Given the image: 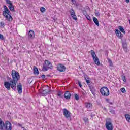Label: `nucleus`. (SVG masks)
Listing matches in <instances>:
<instances>
[{"label": "nucleus", "mask_w": 130, "mask_h": 130, "mask_svg": "<svg viewBox=\"0 0 130 130\" xmlns=\"http://www.w3.org/2000/svg\"><path fill=\"white\" fill-rule=\"evenodd\" d=\"M0 129L1 130H12V124L9 121L5 122L0 118Z\"/></svg>", "instance_id": "f257e3e1"}, {"label": "nucleus", "mask_w": 130, "mask_h": 130, "mask_svg": "<svg viewBox=\"0 0 130 130\" xmlns=\"http://www.w3.org/2000/svg\"><path fill=\"white\" fill-rule=\"evenodd\" d=\"M4 11H3V16L5 17L6 20L9 21V22H12L13 21V17L10 14V10L7 7V6H4Z\"/></svg>", "instance_id": "f03ea898"}, {"label": "nucleus", "mask_w": 130, "mask_h": 130, "mask_svg": "<svg viewBox=\"0 0 130 130\" xmlns=\"http://www.w3.org/2000/svg\"><path fill=\"white\" fill-rule=\"evenodd\" d=\"M11 76L12 77V79H11V81H12L15 85H16L17 83H18V81L20 80V78L19 72L16 71L15 70H13L12 71Z\"/></svg>", "instance_id": "7ed1b4c3"}, {"label": "nucleus", "mask_w": 130, "mask_h": 130, "mask_svg": "<svg viewBox=\"0 0 130 130\" xmlns=\"http://www.w3.org/2000/svg\"><path fill=\"white\" fill-rule=\"evenodd\" d=\"M4 86L7 90H11V88L13 90H16L17 86L15 85V83L10 80V82L6 81L4 83Z\"/></svg>", "instance_id": "20e7f679"}, {"label": "nucleus", "mask_w": 130, "mask_h": 130, "mask_svg": "<svg viewBox=\"0 0 130 130\" xmlns=\"http://www.w3.org/2000/svg\"><path fill=\"white\" fill-rule=\"evenodd\" d=\"M49 69H52V64L49 61L45 60L44 63L43 64V72H46Z\"/></svg>", "instance_id": "39448f33"}, {"label": "nucleus", "mask_w": 130, "mask_h": 130, "mask_svg": "<svg viewBox=\"0 0 130 130\" xmlns=\"http://www.w3.org/2000/svg\"><path fill=\"white\" fill-rule=\"evenodd\" d=\"M90 53L92 55V58L93 59V60L95 64H97V66H99L100 64V62L99 61V59L96 55V53H95V51H94V50H91L90 51Z\"/></svg>", "instance_id": "423d86ee"}, {"label": "nucleus", "mask_w": 130, "mask_h": 130, "mask_svg": "<svg viewBox=\"0 0 130 130\" xmlns=\"http://www.w3.org/2000/svg\"><path fill=\"white\" fill-rule=\"evenodd\" d=\"M100 92L103 96H105L106 97L109 96V90L106 87H102Z\"/></svg>", "instance_id": "0eeeda50"}, {"label": "nucleus", "mask_w": 130, "mask_h": 130, "mask_svg": "<svg viewBox=\"0 0 130 130\" xmlns=\"http://www.w3.org/2000/svg\"><path fill=\"white\" fill-rule=\"evenodd\" d=\"M63 114L67 119H71V112L67 110V109H63Z\"/></svg>", "instance_id": "6e6552de"}, {"label": "nucleus", "mask_w": 130, "mask_h": 130, "mask_svg": "<svg viewBox=\"0 0 130 130\" xmlns=\"http://www.w3.org/2000/svg\"><path fill=\"white\" fill-rule=\"evenodd\" d=\"M106 128L107 130H113V125L112 124V123L110 121H106Z\"/></svg>", "instance_id": "1a4fd4ad"}, {"label": "nucleus", "mask_w": 130, "mask_h": 130, "mask_svg": "<svg viewBox=\"0 0 130 130\" xmlns=\"http://www.w3.org/2000/svg\"><path fill=\"white\" fill-rule=\"evenodd\" d=\"M57 70L59 72H65L66 71V66L62 64H59L57 67Z\"/></svg>", "instance_id": "9d476101"}, {"label": "nucleus", "mask_w": 130, "mask_h": 130, "mask_svg": "<svg viewBox=\"0 0 130 130\" xmlns=\"http://www.w3.org/2000/svg\"><path fill=\"white\" fill-rule=\"evenodd\" d=\"M49 92V87L48 86L43 88V91H42V94L43 96H46L47 93Z\"/></svg>", "instance_id": "9b49d317"}, {"label": "nucleus", "mask_w": 130, "mask_h": 130, "mask_svg": "<svg viewBox=\"0 0 130 130\" xmlns=\"http://www.w3.org/2000/svg\"><path fill=\"white\" fill-rule=\"evenodd\" d=\"M69 12H70V13L71 14V16L73 18V20H75V21H77L78 18H77V16L76 15L75 11L73 10V9H72Z\"/></svg>", "instance_id": "f8f14e48"}, {"label": "nucleus", "mask_w": 130, "mask_h": 130, "mask_svg": "<svg viewBox=\"0 0 130 130\" xmlns=\"http://www.w3.org/2000/svg\"><path fill=\"white\" fill-rule=\"evenodd\" d=\"M115 32L117 37L120 39H121V38L123 37V35H122V34H121L120 31L118 30V29H116Z\"/></svg>", "instance_id": "ddd939ff"}, {"label": "nucleus", "mask_w": 130, "mask_h": 130, "mask_svg": "<svg viewBox=\"0 0 130 130\" xmlns=\"http://www.w3.org/2000/svg\"><path fill=\"white\" fill-rule=\"evenodd\" d=\"M17 90L19 94H22V92L23 91V87H22V84L19 83L17 85Z\"/></svg>", "instance_id": "4468645a"}, {"label": "nucleus", "mask_w": 130, "mask_h": 130, "mask_svg": "<svg viewBox=\"0 0 130 130\" xmlns=\"http://www.w3.org/2000/svg\"><path fill=\"white\" fill-rule=\"evenodd\" d=\"M35 37L34 35V31L30 30L28 32V38L29 39H32Z\"/></svg>", "instance_id": "2eb2a0df"}, {"label": "nucleus", "mask_w": 130, "mask_h": 130, "mask_svg": "<svg viewBox=\"0 0 130 130\" xmlns=\"http://www.w3.org/2000/svg\"><path fill=\"white\" fill-rule=\"evenodd\" d=\"M64 97L66 99H70L71 98V93H70V91H67L64 94Z\"/></svg>", "instance_id": "dca6fc26"}, {"label": "nucleus", "mask_w": 130, "mask_h": 130, "mask_svg": "<svg viewBox=\"0 0 130 130\" xmlns=\"http://www.w3.org/2000/svg\"><path fill=\"white\" fill-rule=\"evenodd\" d=\"M34 75H39V71H38V69L36 68L35 66L34 67Z\"/></svg>", "instance_id": "f3484780"}, {"label": "nucleus", "mask_w": 130, "mask_h": 130, "mask_svg": "<svg viewBox=\"0 0 130 130\" xmlns=\"http://www.w3.org/2000/svg\"><path fill=\"white\" fill-rule=\"evenodd\" d=\"M89 88H90V90L92 94H93V95H95V93L96 92V90H95V88L92 86H89Z\"/></svg>", "instance_id": "a211bd4d"}, {"label": "nucleus", "mask_w": 130, "mask_h": 130, "mask_svg": "<svg viewBox=\"0 0 130 130\" xmlns=\"http://www.w3.org/2000/svg\"><path fill=\"white\" fill-rule=\"evenodd\" d=\"M93 21L95 25H96V26H99V21H98V19H97V18L93 17Z\"/></svg>", "instance_id": "6ab92c4d"}, {"label": "nucleus", "mask_w": 130, "mask_h": 130, "mask_svg": "<svg viewBox=\"0 0 130 130\" xmlns=\"http://www.w3.org/2000/svg\"><path fill=\"white\" fill-rule=\"evenodd\" d=\"M93 105L91 103H85L86 108H91Z\"/></svg>", "instance_id": "aec40b11"}, {"label": "nucleus", "mask_w": 130, "mask_h": 130, "mask_svg": "<svg viewBox=\"0 0 130 130\" xmlns=\"http://www.w3.org/2000/svg\"><path fill=\"white\" fill-rule=\"evenodd\" d=\"M123 48L124 51H125L126 52V51H127V46L126 45V43H123Z\"/></svg>", "instance_id": "412c9836"}, {"label": "nucleus", "mask_w": 130, "mask_h": 130, "mask_svg": "<svg viewBox=\"0 0 130 130\" xmlns=\"http://www.w3.org/2000/svg\"><path fill=\"white\" fill-rule=\"evenodd\" d=\"M8 7H9V9L10 10V11L12 12H15V8H14V6L13 5V4L11 6V5L8 6Z\"/></svg>", "instance_id": "4be33fe9"}, {"label": "nucleus", "mask_w": 130, "mask_h": 130, "mask_svg": "<svg viewBox=\"0 0 130 130\" xmlns=\"http://www.w3.org/2000/svg\"><path fill=\"white\" fill-rule=\"evenodd\" d=\"M118 29L120 30V32H122V33H124V34H125V31H124L123 27L119 26Z\"/></svg>", "instance_id": "5701e85b"}, {"label": "nucleus", "mask_w": 130, "mask_h": 130, "mask_svg": "<svg viewBox=\"0 0 130 130\" xmlns=\"http://www.w3.org/2000/svg\"><path fill=\"white\" fill-rule=\"evenodd\" d=\"M125 117L128 122H130V115L128 114H125Z\"/></svg>", "instance_id": "b1692460"}, {"label": "nucleus", "mask_w": 130, "mask_h": 130, "mask_svg": "<svg viewBox=\"0 0 130 130\" xmlns=\"http://www.w3.org/2000/svg\"><path fill=\"white\" fill-rule=\"evenodd\" d=\"M121 77L123 82H124V83H125L126 82V79L125 78V76H124V74H122Z\"/></svg>", "instance_id": "393cba45"}, {"label": "nucleus", "mask_w": 130, "mask_h": 130, "mask_svg": "<svg viewBox=\"0 0 130 130\" xmlns=\"http://www.w3.org/2000/svg\"><path fill=\"white\" fill-rule=\"evenodd\" d=\"M6 4H7L8 5H9V6H12L13 5V3L10 0H6Z\"/></svg>", "instance_id": "a878e982"}, {"label": "nucleus", "mask_w": 130, "mask_h": 130, "mask_svg": "<svg viewBox=\"0 0 130 130\" xmlns=\"http://www.w3.org/2000/svg\"><path fill=\"white\" fill-rule=\"evenodd\" d=\"M108 61L110 64V67H112L113 64H112V61L110 59H108Z\"/></svg>", "instance_id": "bb28decb"}, {"label": "nucleus", "mask_w": 130, "mask_h": 130, "mask_svg": "<svg viewBox=\"0 0 130 130\" xmlns=\"http://www.w3.org/2000/svg\"><path fill=\"white\" fill-rule=\"evenodd\" d=\"M83 120L85 121V123H88L89 119L87 117H84Z\"/></svg>", "instance_id": "cd10ccee"}, {"label": "nucleus", "mask_w": 130, "mask_h": 130, "mask_svg": "<svg viewBox=\"0 0 130 130\" xmlns=\"http://www.w3.org/2000/svg\"><path fill=\"white\" fill-rule=\"evenodd\" d=\"M40 11H41V12H42V13H43V12H45V8L43 7H42L40 8Z\"/></svg>", "instance_id": "c85d7f7f"}, {"label": "nucleus", "mask_w": 130, "mask_h": 130, "mask_svg": "<svg viewBox=\"0 0 130 130\" xmlns=\"http://www.w3.org/2000/svg\"><path fill=\"white\" fill-rule=\"evenodd\" d=\"M0 26L1 28H4L5 27V23L3 22H0Z\"/></svg>", "instance_id": "c756f323"}, {"label": "nucleus", "mask_w": 130, "mask_h": 130, "mask_svg": "<svg viewBox=\"0 0 130 130\" xmlns=\"http://www.w3.org/2000/svg\"><path fill=\"white\" fill-rule=\"evenodd\" d=\"M0 39L1 40H5V37L2 34H0Z\"/></svg>", "instance_id": "7c9ffc66"}, {"label": "nucleus", "mask_w": 130, "mask_h": 130, "mask_svg": "<svg viewBox=\"0 0 130 130\" xmlns=\"http://www.w3.org/2000/svg\"><path fill=\"white\" fill-rule=\"evenodd\" d=\"M121 92H122V93H125V92H126V91L125 90V88H121Z\"/></svg>", "instance_id": "2f4dec72"}, {"label": "nucleus", "mask_w": 130, "mask_h": 130, "mask_svg": "<svg viewBox=\"0 0 130 130\" xmlns=\"http://www.w3.org/2000/svg\"><path fill=\"white\" fill-rule=\"evenodd\" d=\"M75 98L76 100H79L80 98H79V95L75 94Z\"/></svg>", "instance_id": "473e14b6"}, {"label": "nucleus", "mask_w": 130, "mask_h": 130, "mask_svg": "<svg viewBox=\"0 0 130 130\" xmlns=\"http://www.w3.org/2000/svg\"><path fill=\"white\" fill-rule=\"evenodd\" d=\"M86 19H87V20H88L89 21L90 20H91V17H90V16H89V15H86Z\"/></svg>", "instance_id": "72a5a7b5"}, {"label": "nucleus", "mask_w": 130, "mask_h": 130, "mask_svg": "<svg viewBox=\"0 0 130 130\" xmlns=\"http://www.w3.org/2000/svg\"><path fill=\"white\" fill-rule=\"evenodd\" d=\"M110 112H111V113H112V114H114L115 113V111L113 110H111Z\"/></svg>", "instance_id": "f704fd0d"}, {"label": "nucleus", "mask_w": 130, "mask_h": 130, "mask_svg": "<svg viewBox=\"0 0 130 130\" xmlns=\"http://www.w3.org/2000/svg\"><path fill=\"white\" fill-rule=\"evenodd\" d=\"M86 81L88 85H90V80H87V79H86Z\"/></svg>", "instance_id": "c9c22d12"}, {"label": "nucleus", "mask_w": 130, "mask_h": 130, "mask_svg": "<svg viewBox=\"0 0 130 130\" xmlns=\"http://www.w3.org/2000/svg\"><path fill=\"white\" fill-rule=\"evenodd\" d=\"M71 2L73 3V5L76 4V0H71Z\"/></svg>", "instance_id": "e433bc0d"}, {"label": "nucleus", "mask_w": 130, "mask_h": 130, "mask_svg": "<svg viewBox=\"0 0 130 130\" xmlns=\"http://www.w3.org/2000/svg\"><path fill=\"white\" fill-rule=\"evenodd\" d=\"M95 15L97 16L98 17H99V16H100V14L99 13V12H96L95 13Z\"/></svg>", "instance_id": "4c0bfd02"}, {"label": "nucleus", "mask_w": 130, "mask_h": 130, "mask_svg": "<svg viewBox=\"0 0 130 130\" xmlns=\"http://www.w3.org/2000/svg\"><path fill=\"white\" fill-rule=\"evenodd\" d=\"M78 85L79 86V87H82V84H81V82L78 81Z\"/></svg>", "instance_id": "58836bf2"}, {"label": "nucleus", "mask_w": 130, "mask_h": 130, "mask_svg": "<svg viewBox=\"0 0 130 130\" xmlns=\"http://www.w3.org/2000/svg\"><path fill=\"white\" fill-rule=\"evenodd\" d=\"M42 78H43V79H45V75H42Z\"/></svg>", "instance_id": "ea45409f"}, {"label": "nucleus", "mask_w": 130, "mask_h": 130, "mask_svg": "<svg viewBox=\"0 0 130 130\" xmlns=\"http://www.w3.org/2000/svg\"><path fill=\"white\" fill-rule=\"evenodd\" d=\"M126 3H129V0H125Z\"/></svg>", "instance_id": "a19ab883"}, {"label": "nucleus", "mask_w": 130, "mask_h": 130, "mask_svg": "<svg viewBox=\"0 0 130 130\" xmlns=\"http://www.w3.org/2000/svg\"><path fill=\"white\" fill-rule=\"evenodd\" d=\"M109 103H110V104H111V105H112L113 104V103L112 102H109Z\"/></svg>", "instance_id": "79ce46f5"}, {"label": "nucleus", "mask_w": 130, "mask_h": 130, "mask_svg": "<svg viewBox=\"0 0 130 130\" xmlns=\"http://www.w3.org/2000/svg\"><path fill=\"white\" fill-rule=\"evenodd\" d=\"M106 101H107L108 103H109V99H106Z\"/></svg>", "instance_id": "37998d69"}, {"label": "nucleus", "mask_w": 130, "mask_h": 130, "mask_svg": "<svg viewBox=\"0 0 130 130\" xmlns=\"http://www.w3.org/2000/svg\"><path fill=\"white\" fill-rule=\"evenodd\" d=\"M58 96H60V93H58Z\"/></svg>", "instance_id": "c03bdc74"}, {"label": "nucleus", "mask_w": 130, "mask_h": 130, "mask_svg": "<svg viewBox=\"0 0 130 130\" xmlns=\"http://www.w3.org/2000/svg\"><path fill=\"white\" fill-rule=\"evenodd\" d=\"M19 126H21V124H19Z\"/></svg>", "instance_id": "a18cd8bd"}, {"label": "nucleus", "mask_w": 130, "mask_h": 130, "mask_svg": "<svg viewBox=\"0 0 130 130\" xmlns=\"http://www.w3.org/2000/svg\"><path fill=\"white\" fill-rule=\"evenodd\" d=\"M23 130H26V129L25 128H23Z\"/></svg>", "instance_id": "49530a36"}, {"label": "nucleus", "mask_w": 130, "mask_h": 130, "mask_svg": "<svg viewBox=\"0 0 130 130\" xmlns=\"http://www.w3.org/2000/svg\"><path fill=\"white\" fill-rule=\"evenodd\" d=\"M22 127V128H23V129L24 128V127Z\"/></svg>", "instance_id": "de8ad7c7"}]
</instances>
